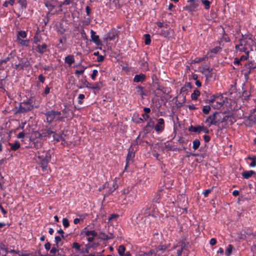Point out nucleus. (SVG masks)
<instances>
[{"label": "nucleus", "instance_id": "f257e3e1", "mask_svg": "<svg viewBox=\"0 0 256 256\" xmlns=\"http://www.w3.org/2000/svg\"><path fill=\"white\" fill-rule=\"evenodd\" d=\"M36 155L41 165L43 171L48 172V164L51 159V154L49 151L40 150Z\"/></svg>", "mask_w": 256, "mask_h": 256}, {"label": "nucleus", "instance_id": "f03ea898", "mask_svg": "<svg viewBox=\"0 0 256 256\" xmlns=\"http://www.w3.org/2000/svg\"><path fill=\"white\" fill-rule=\"evenodd\" d=\"M44 114L46 116V122L49 124H51L54 120L58 121L64 120V117L60 116L61 112L59 111L51 110L44 113Z\"/></svg>", "mask_w": 256, "mask_h": 256}, {"label": "nucleus", "instance_id": "7ed1b4c3", "mask_svg": "<svg viewBox=\"0 0 256 256\" xmlns=\"http://www.w3.org/2000/svg\"><path fill=\"white\" fill-rule=\"evenodd\" d=\"M254 38L253 37L252 34H248L245 36L242 35V38L240 39L239 41L242 43V44L244 45V47L248 48L250 52L252 50V47L255 45Z\"/></svg>", "mask_w": 256, "mask_h": 256}, {"label": "nucleus", "instance_id": "20e7f679", "mask_svg": "<svg viewBox=\"0 0 256 256\" xmlns=\"http://www.w3.org/2000/svg\"><path fill=\"white\" fill-rule=\"evenodd\" d=\"M178 207L182 208L186 212L187 211L188 205V198L184 194H180L178 196Z\"/></svg>", "mask_w": 256, "mask_h": 256}, {"label": "nucleus", "instance_id": "39448f33", "mask_svg": "<svg viewBox=\"0 0 256 256\" xmlns=\"http://www.w3.org/2000/svg\"><path fill=\"white\" fill-rule=\"evenodd\" d=\"M218 112H214L212 114L209 116L205 120V123L207 124L208 127L212 125H216L218 120H216V116Z\"/></svg>", "mask_w": 256, "mask_h": 256}, {"label": "nucleus", "instance_id": "423d86ee", "mask_svg": "<svg viewBox=\"0 0 256 256\" xmlns=\"http://www.w3.org/2000/svg\"><path fill=\"white\" fill-rule=\"evenodd\" d=\"M86 228L82 232L81 234H84L88 236L87 240L88 242H92L94 240V237L98 236V233L94 230H86Z\"/></svg>", "mask_w": 256, "mask_h": 256}, {"label": "nucleus", "instance_id": "0eeeda50", "mask_svg": "<svg viewBox=\"0 0 256 256\" xmlns=\"http://www.w3.org/2000/svg\"><path fill=\"white\" fill-rule=\"evenodd\" d=\"M189 4L185 6V9L190 12L194 11L198 6V1L196 0H189L188 1Z\"/></svg>", "mask_w": 256, "mask_h": 256}, {"label": "nucleus", "instance_id": "6e6552de", "mask_svg": "<svg viewBox=\"0 0 256 256\" xmlns=\"http://www.w3.org/2000/svg\"><path fill=\"white\" fill-rule=\"evenodd\" d=\"M33 108V106H26L21 103L18 108H16V114L26 112L32 110Z\"/></svg>", "mask_w": 256, "mask_h": 256}, {"label": "nucleus", "instance_id": "1a4fd4ad", "mask_svg": "<svg viewBox=\"0 0 256 256\" xmlns=\"http://www.w3.org/2000/svg\"><path fill=\"white\" fill-rule=\"evenodd\" d=\"M164 128V120L163 118H160L158 120V123L154 126V130L157 132H162Z\"/></svg>", "mask_w": 256, "mask_h": 256}, {"label": "nucleus", "instance_id": "9d476101", "mask_svg": "<svg viewBox=\"0 0 256 256\" xmlns=\"http://www.w3.org/2000/svg\"><path fill=\"white\" fill-rule=\"evenodd\" d=\"M118 38V32L116 29L111 30L106 34V40H114Z\"/></svg>", "mask_w": 256, "mask_h": 256}, {"label": "nucleus", "instance_id": "9b49d317", "mask_svg": "<svg viewBox=\"0 0 256 256\" xmlns=\"http://www.w3.org/2000/svg\"><path fill=\"white\" fill-rule=\"evenodd\" d=\"M134 152H133V150H132V146L128 149V154H127L126 158V168L128 166V164L130 162H132L133 158L134 157Z\"/></svg>", "mask_w": 256, "mask_h": 256}, {"label": "nucleus", "instance_id": "f8f14e48", "mask_svg": "<svg viewBox=\"0 0 256 256\" xmlns=\"http://www.w3.org/2000/svg\"><path fill=\"white\" fill-rule=\"evenodd\" d=\"M168 248V246H158L155 249H154V250H155V256H160V254L164 253Z\"/></svg>", "mask_w": 256, "mask_h": 256}, {"label": "nucleus", "instance_id": "ddd939ff", "mask_svg": "<svg viewBox=\"0 0 256 256\" xmlns=\"http://www.w3.org/2000/svg\"><path fill=\"white\" fill-rule=\"evenodd\" d=\"M253 112L252 110H251V114L248 116L247 120L248 121V125L250 126H252L256 123V114Z\"/></svg>", "mask_w": 256, "mask_h": 256}, {"label": "nucleus", "instance_id": "4468645a", "mask_svg": "<svg viewBox=\"0 0 256 256\" xmlns=\"http://www.w3.org/2000/svg\"><path fill=\"white\" fill-rule=\"evenodd\" d=\"M56 1L57 0H44V4L46 7L50 10H52L56 6Z\"/></svg>", "mask_w": 256, "mask_h": 256}, {"label": "nucleus", "instance_id": "2eb2a0df", "mask_svg": "<svg viewBox=\"0 0 256 256\" xmlns=\"http://www.w3.org/2000/svg\"><path fill=\"white\" fill-rule=\"evenodd\" d=\"M235 48L237 52H244L246 54H249L248 50V48L244 47V45L242 44V43L240 42L239 44H236Z\"/></svg>", "mask_w": 256, "mask_h": 256}, {"label": "nucleus", "instance_id": "dca6fc26", "mask_svg": "<svg viewBox=\"0 0 256 256\" xmlns=\"http://www.w3.org/2000/svg\"><path fill=\"white\" fill-rule=\"evenodd\" d=\"M164 192L162 190H159L158 192L154 194L153 198V202L156 203L160 202V200L161 198V196L163 195Z\"/></svg>", "mask_w": 256, "mask_h": 256}, {"label": "nucleus", "instance_id": "f3484780", "mask_svg": "<svg viewBox=\"0 0 256 256\" xmlns=\"http://www.w3.org/2000/svg\"><path fill=\"white\" fill-rule=\"evenodd\" d=\"M90 34L92 41L96 45H100V41L99 39V36L96 35V32L92 30H90Z\"/></svg>", "mask_w": 256, "mask_h": 256}, {"label": "nucleus", "instance_id": "a211bd4d", "mask_svg": "<svg viewBox=\"0 0 256 256\" xmlns=\"http://www.w3.org/2000/svg\"><path fill=\"white\" fill-rule=\"evenodd\" d=\"M212 69L208 66H204L202 68V72L206 76V80L211 77V72Z\"/></svg>", "mask_w": 256, "mask_h": 256}, {"label": "nucleus", "instance_id": "6ab92c4d", "mask_svg": "<svg viewBox=\"0 0 256 256\" xmlns=\"http://www.w3.org/2000/svg\"><path fill=\"white\" fill-rule=\"evenodd\" d=\"M54 133V132L50 130V128H46V129L42 130V132L40 134V137L49 136L51 134Z\"/></svg>", "mask_w": 256, "mask_h": 256}, {"label": "nucleus", "instance_id": "aec40b11", "mask_svg": "<svg viewBox=\"0 0 256 256\" xmlns=\"http://www.w3.org/2000/svg\"><path fill=\"white\" fill-rule=\"evenodd\" d=\"M204 128V126H190L188 128V130L191 132H195L200 134Z\"/></svg>", "mask_w": 256, "mask_h": 256}, {"label": "nucleus", "instance_id": "412c9836", "mask_svg": "<svg viewBox=\"0 0 256 256\" xmlns=\"http://www.w3.org/2000/svg\"><path fill=\"white\" fill-rule=\"evenodd\" d=\"M47 45L46 44H43L42 45L38 44L36 48V50L40 54H44L46 51Z\"/></svg>", "mask_w": 256, "mask_h": 256}, {"label": "nucleus", "instance_id": "4be33fe9", "mask_svg": "<svg viewBox=\"0 0 256 256\" xmlns=\"http://www.w3.org/2000/svg\"><path fill=\"white\" fill-rule=\"evenodd\" d=\"M154 122L152 120V119H150L149 121L148 122L144 128V130L146 132H148L150 131V130L154 128Z\"/></svg>", "mask_w": 256, "mask_h": 256}, {"label": "nucleus", "instance_id": "5701e85b", "mask_svg": "<svg viewBox=\"0 0 256 256\" xmlns=\"http://www.w3.org/2000/svg\"><path fill=\"white\" fill-rule=\"evenodd\" d=\"M146 76L144 74H140L134 76V81L136 82H142L145 80Z\"/></svg>", "mask_w": 256, "mask_h": 256}, {"label": "nucleus", "instance_id": "b1692460", "mask_svg": "<svg viewBox=\"0 0 256 256\" xmlns=\"http://www.w3.org/2000/svg\"><path fill=\"white\" fill-rule=\"evenodd\" d=\"M64 62L70 66L74 62V58L73 55H68L64 58Z\"/></svg>", "mask_w": 256, "mask_h": 256}, {"label": "nucleus", "instance_id": "393cba45", "mask_svg": "<svg viewBox=\"0 0 256 256\" xmlns=\"http://www.w3.org/2000/svg\"><path fill=\"white\" fill-rule=\"evenodd\" d=\"M256 172L254 170L244 171L242 172V176L246 179H248L250 178L253 174H254Z\"/></svg>", "mask_w": 256, "mask_h": 256}, {"label": "nucleus", "instance_id": "a878e982", "mask_svg": "<svg viewBox=\"0 0 256 256\" xmlns=\"http://www.w3.org/2000/svg\"><path fill=\"white\" fill-rule=\"evenodd\" d=\"M8 145L10 146V150L14 151L18 150L20 146L18 141H16L14 144L9 142Z\"/></svg>", "mask_w": 256, "mask_h": 256}, {"label": "nucleus", "instance_id": "bb28decb", "mask_svg": "<svg viewBox=\"0 0 256 256\" xmlns=\"http://www.w3.org/2000/svg\"><path fill=\"white\" fill-rule=\"evenodd\" d=\"M221 50H222V48L220 47L216 46L214 48L211 49L210 50V52H208V54H206V56H208V57H212L214 56L211 54L212 53L216 54L218 52H220Z\"/></svg>", "mask_w": 256, "mask_h": 256}, {"label": "nucleus", "instance_id": "cd10ccee", "mask_svg": "<svg viewBox=\"0 0 256 256\" xmlns=\"http://www.w3.org/2000/svg\"><path fill=\"white\" fill-rule=\"evenodd\" d=\"M170 29L166 30H162L160 32V34L164 38H168L170 36Z\"/></svg>", "mask_w": 256, "mask_h": 256}, {"label": "nucleus", "instance_id": "c85d7f7f", "mask_svg": "<svg viewBox=\"0 0 256 256\" xmlns=\"http://www.w3.org/2000/svg\"><path fill=\"white\" fill-rule=\"evenodd\" d=\"M200 95V92L196 89L194 90V92L191 94V98L192 100H196L198 99V98Z\"/></svg>", "mask_w": 256, "mask_h": 256}, {"label": "nucleus", "instance_id": "c756f323", "mask_svg": "<svg viewBox=\"0 0 256 256\" xmlns=\"http://www.w3.org/2000/svg\"><path fill=\"white\" fill-rule=\"evenodd\" d=\"M245 66L246 69H250L252 70L254 68H256V64L253 62H250L248 64H245Z\"/></svg>", "mask_w": 256, "mask_h": 256}, {"label": "nucleus", "instance_id": "7c9ffc66", "mask_svg": "<svg viewBox=\"0 0 256 256\" xmlns=\"http://www.w3.org/2000/svg\"><path fill=\"white\" fill-rule=\"evenodd\" d=\"M14 56L13 54H10L8 55V57L2 60L4 63H6L12 60V64H14Z\"/></svg>", "mask_w": 256, "mask_h": 256}, {"label": "nucleus", "instance_id": "2f4dec72", "mask_svg": "<svg viewBox=\"0 0 256 256\" xmlns=\"http://www.w3.org/2000/svg\"><path fill=\"white\" fill-rule=\"evenodd\" d=\"M247 159L252 160L251 163L250 164V166L254 167L256 166V156H249L247 157Z\"/></svg>", "mask_w": 256, "mask_h": 256}, {"label": "nucleus", "instance_id": "473e14b6", "mask_svg": "<svg viewBox=\"0 0 256 256\" xmlns=\"http://www.w3.org/2000/svg\"><path fill=\"white\" fill-rule=\"evenodd\" d=\"M136 93L138 94H140L142 96V97H143L144 94V88L140 86H138L136 87Z\"/></svg>", "mask_w": 256, "mask_h": 256}, {"label": "nucleus", "instance_id": "72a5a7b5", "mask_svg": "<svg viewBox=\"0 0 256 256\" xmlns=\"http://www.w3.org/2000/svg\"><path fill=\"white\" fill-rule=\"evenodd\" d=\"M234 246L232 244H228L227 248L225 251V254L226 256H230L234 249Z\"/></svg>", "mask_w": 256, "mask_h": 256}, {"label": "nucleus", "instance_id": "f704fd0d", "mask_svg": "<svg viewBox=\"0 0 256 256\" xmlns=\"http://www.w3.org/2000/svg\"><path fill=\"white\" fill-rule=\"evenodd\" d=\"M52 134L54 140L57 142H60V140H62V142L64 141V139L62 136H60L58 134H56L55 132H54V133H53Z\"/></svg>", "mask_w": 256, "mask_h": 256}, {"label": "nucleus", "instance_id": "c9c22d12", "mask_svg": "<svg viewBox=\"0 0 256 256\" xmlns=\"http://www.w3.org/2000/svg\"><path fill=\"white\" fill-rule=\"evenodd\" d=\"M200 141L198 140V139L194 140L192 142L193 149H194V150H197L198 148V147L200 146Z\"/></svg>", "mask_w": 256, "mask_h": 256}, {"label": "nucleus", "instance_id": "e433bc0d", "mask_svg": "<svg viewBox=\"0 0 256 256\" xmlns=\"http://www.w3.org/2000/svg\"><path fill=\"white\" fill-rule=\"evenodd\" d=\"M102 82H99L96 84H92L91 87L92 89L100 90L102 87Z\"/></svg>", "mask_w": 256, "mask_h": 256}, {"label": "nucleus", "instance_id": "4c0bfd02", "mask_svg": "<svg viewBox=\"0 0 256 256\" xmlns=\"http://www.w3.org/2000/svg\"><path fill=\"white\" fill-rule=\"evenodd\" d=\"M26 36V33L25 31L20 30L18 32V34H17V40H18V38H25Z\"/></svg>", "mask_w": 256, "mask_h": 256}, {"label": "nucleus", "instance_id": "58836bf2", "mask_svg": "<svg viewBox=\"0 0 256 256\" xmlns=\"http://www.w3.org/2000/svg\"><path fill=\"white\" fill-rule=\"evenodd\" d=\"M18 40L20 44L24 46H28L30 42L29 40H24L21 38H18Z\"/></svg>", "mask_w": 256, "mask_h": 256}, {"label": "nucleus", "instance_id": "ea45409f", "mask_svg": "<svg viewBox=\"0 0 256 256\" xmlns=\"http://www.w3.org/2000/svg\"><path fill=\"white\" fill-rule=\"evenodd\" d=\"M126 250V248L123 245H120L119 246L118 248V254L122 256V255L124 254V252Z\"/></svg>", "mask_w": 256, "mask_h": 256}, {"label": "nucleus", "instance_id": "a19ab883", "mask_svg": "<svg viewBox=\"0 0 256 256\" xmlns=\"http://www.w3.org/2000/svg\"><path fill=\"white\" fill-rule=\"evenodd\" d=\"M218 95H212L210 97V98L207 100H206L205 102L206 103H212L214 101L216 98H218Z\"/></svg>", "mask_w": 256, "mask_h": 256}, {"label": "nucleus", "instance_id": "79ce46f5", "mask_svg": "<svg viewBox=\"0 0 256 256\" xmlns=\"http://www.w3.org/2000/svg\"><path fill=\"white\" fill-rule=\"evenodd\" d=\"M155 250H151L148 252H144L142 254V256H155Z\"/></svg>", "mask_w": 256, "mask_h": 256}, {"label": "nucleus", "instance_id": "37998d69", "mask_svg": "<svg viewBox=\"0 0 256 256\" xmlns=\"http://www.w3.org/2000/svg\"><path fill=\"white\" fill-rule=\"evenodd\" d=\"M144 38H145V44L146 45H149L150 44L151 40H150V36L149 34H144Z\"/></svg>", "mask_w": 256, "mask_h": 256}, {"label": "nucleus", "instance_id": "c03bdc74", "mask_svg": "<svg viewBox=\"0 0 256 256\" xmlns=\"http://www.w3.org/2000/svg\"><path fill=\"white\" fill-rule=\"evenodd\" d=\"M100 235L101 236L100 238L102 240H108L110 239H112V237H109V236L106 234L104 232H101L100 234Z\"/></svg>", "mask_w": 256, "mask_h": 256}, {"label": "nucleus", "instance_id": "a18cd8bd", "mask_svg": "<svg viewBox=\"0 0 256 256\" xmlns=\"http://www.w3.org/2000/svg\"><path fill=\"white\" fill-rule=\"evenodd\" d=\"M114 184H115L114 183V182H112V184H110L109 182V186H112V188L110 187V189L108 190V194H112L116 188L118 187V186L115 187Z\"/></svg>", "mask_w": 256, "mask_h": 256}, {"label": "nucleus", "instance_id": "49530a36", "mask_svg": "<svg viewBox=\"0 0 256 256\" xmlns=\"http://www.w3.org/2000/svg\"><path fill=\"white\" fill-rule=\"evenodd\" d=\"M140 65L144 70H148V63L146 62H142Z\"/></svg>", "mask_w": 256, "mask_h": 256}, {"label": "nucleus", "instance_id": "de8ad7c7", "mask_svg": "<svg viewBox=\"0 0 256 256\" xmlns=\"http://www.w3.org/2000/svg\"><path fill=\"white\" fill-rule=\"evenodd\" d=\"M62 224L64 228H68L69 226V222L66 218H64L62 219Z\"/></svg>", "mask_w": 256, "mask_h": 256}, {"label": "nucleus", "instance_id": "09e8293b", "mask_svg": "<svg viewBox=\"0 0 256 256\" xmlns=\"http://www.w3.org/2000/svg\"><path fill=\"white\" fill-rule=\"evenodd\" d=\"M202 3L204 4L206 9L208 10L210 8V2L208 0H202Z\"/></svg>", "mask_w": 256, "mask_h": 256}, {"label": "nucleus", "instance_id": "8fccbe9b", "mask_svg": "<svg viewBox=\"0 0 256 256\" xmlns=\"http://www.w3.org/2000/svg\"><path fill=\"white\" fill-rule=\"evenodd\" d=\"M210 110V106H204L202 108V112L204 114H208Z\"/></svg>", "mask_w": 256, "mask_h": 256}, {"label": "nucleus", "instance_id": "3c124183", "mask_svg": "<svg viewBox=\"0 0 256 256\" xmlns=\"http://www.w3.org/2000/svg\"><path fill=\"white\" fill-rule=\"evenodd\" d=\"M82 70H76L75 71V72H74L75 74L79 75V74H82L84 72V71L85 69H86V67H84V66H82Z\"/></svg>", "mask_w": 256, "mask_h": 256}, {"label": "nucleus", "instance_id": "603ef678", "mask_svg": "<svg viewBox=\"0 0 256 256\" xmlns=\"http://www.w3.org/2000/svg\"><path fill=\"white\" fill-rule=\"evenodd\" d=\"M18 2L20 4L22 7L26 8V0H18Z\"/></svg>", "mask_w": 256, "mask_h": 256}, {"label": "nucleus", "instance_id": "864d4df0", "mask_svg": "<svg viewBox=\"0 0 256 256\" xmlns=\"http://www.w3.org/2000/svg\"><path fill=\"white\" fill-rule=\"evenodd\" d=\"M164 147L166 148H167L168 150H175L176 148H173L172 146L170 144H164Z\"/></svg>", "mask_w": 256, "mask_h": 256}, {"label": "nucleus", "instance_id": "5fc2aeb1", "mask_svg": "<svg viewBox=\"0 0 256 256\" xmlns=\"http://www.w3.org/2000/svg\"><path fill=\"white\" fill-rule=\"evenodd\" d=\"M72 248H75L77 250H80V246L78 242H74L72 244Z\"/></svg>", "mask_w": 256, "mask_h": 256}, {"label": "nucleus", "instance_id": "6e6d98bb", "mask_svg": "<svg viewBox=\"0 0 256 256\" xmlns=\"http://www.w3.org/2000/svg\"><path fill=\"white\" fill-rule=\"evenodd\" d=\"M252 70L250 69H246V71L244 73V78L248 79L249 75L252 73Z\"/></svg>", "mask_w": 256, "mask_h": 256}, {"label": "nucleus", "instance_id": "4d7b16f0", "mask_svg": "<svg viewBox=\"0 0 256 256\" xmlns=\"http://www.w3.org/2000/svg\"><path fill=\"white\" fill-rule=\"evenodd\" d=\"M84 94H80L78 95V98L80 100L78 101V104H82L83 102L82 100L84 98Z\"/></svg>", "mask_w": 256, "mask_h": 256}, {"label": "nucleus", "instance_id": "13d9d810", "mask_svg": "<svg viewBox=\"0 0 256 256\" xmlns=\"http://www.w3.org/2000/svg\"><path fill=\"white\" fill-rule=\"evenodd\" d=\"M98 70H92V73L91 74V78L92 80H94L96 78V77L98 74Z\"/></svg>", "mask_w": 256, "mask_h": 256}, {"label": "nucleus", "instance_id": "bf43d9fd", "mask_svg": "<svg viewBox=\"0 0 256 256\" xmlns=\"http://www.w3.org/2000/svg\"><path fill=\"white\" fill-rule=\"evenodd\" d=\"M118 216V215L116 214H112L108 218V221H110L114 219H116Z\"/></svg>", "mask_w": 256, "mask_h": 256}, {"label": "nucleus", "instance_id": "052dcab7", "mask_svg": "<svg viewBox=\"0 0 256 256\" xmlns=\"http://www.w3.org/2000/svg\"><path fill=\"white\" fill-rule=\"evenodd\" d=\"M22 103L26 106H30V105L33 106V104H32L33 102L30 99L28 100H27L26 102H24Z\"/></svg>", "mask_w": 256, "mask_h": 256}, {"label": "nucleus", "instance_id": "680f3d73", "mask_svg": "<svg viewBox=\"0 0 256 256\" xmlns=\"http://www.w3.org/2000/svg\"><path fill=\"white\" fill-rule=\"evenodd\" d=\"M156 24L159 28L164 27L167 28L168 26L167 24H164L163 23L161 22H156Z\"/></svg>", "mask_w": 256, "mask_h": 256}, {"label": "nucleus", "instance_id": "e2e57ef3", "mask_svg": "<svg viewBox=\"0 0 256 256\" xmlns=\"http://www.w3.org/2000/svg\"><path fill=\"white\" fill-rule=\"evenodd\" d=\"M58 251V250L56 248L55 246H54L50 250V253L52 254L53 256H54L56 252Z\"/></svg>", "mask_w": 256, "mask_h": 256}, {"label": "nucleus", "instance_id": "0e129e2a", "mask_svg": "<svg viewBox=\"0 0 256 256\" xmlns=\"http://www.w3.org/2000/svg\"><path fill=\"white\" fill-rule=\"evenodd\" d=\"M58 32L60 34H62L65 32V30L63 28L62 26H60L58 28Z\"/></svg>", "mask_w": 256, "mask_h": 256}, {"label": "nucleus", "instance_id": "69168bd1", "mask_svg": "<svg viewBox=\"0 0 256 256\" xmlns=\"http://www.w3.org/2000/svg\"><path fill=\"white\" fill-rule=\"evenodd\" d=\"M186 244L184 242V241H182L181 242H180V247H181V250H183L184 249L186 248V246L187 244Z\"/></svg>", "mask_w": 256, "mask_h": 256}, {"label": "nucleus", "instance_id": "338daca9", "mask_svg": "<svg viewBox=\"0 0 256 256\" xmlns=\"http://www.w3.org/2000/svg\"><path fill=\"white\" fill-rule=\"evenodd\" d=\"M61 241V238L59 236H56L55 237L56 245L58 246V244Z\"/></svg>", "mask_w": 256, "mask_h": 256}, {"label": "nucleus", "instance_id": "774afa93", "mask_svg": "<svg viewBox=\"0 0 256 256\" xmlns=\"http://www.w3.org/2000/svg\"><path fill=\"white\" fill-rule=\"evenodd\" d=\"M210 244L212 246H214L216 244V240L214 238H212L210 241Z\"/></svg>", "mask_w": 256, "mask_h": 256}]
</instances>
